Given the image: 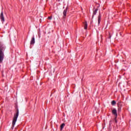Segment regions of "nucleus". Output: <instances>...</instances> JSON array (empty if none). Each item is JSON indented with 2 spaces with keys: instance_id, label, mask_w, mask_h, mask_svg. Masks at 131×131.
I'll return each instance as SVG.
<instances>
[{
  "instance_id": "f257e3e1",
  "label": "nucleus",
  "mask_w": 131,
  "mask_h": 131,
  "mask_svg": "<svg viewBox=\"0 0 131 131\" xmlns=\"http://www.w3.org/2000/svg\"><path fill=\"white\" fill-rule=\"evenodd\" d=\"M6 50V47L5 45L2 43H0V63H3L4 61V58H5V54L4 52Z\"/></svg>"
},
{
  "instance_id": "f03ea898",
  "label": "nucleus",
  "mask_w": 131,
  "mask_h": 131,
  "mask_svg": "<svg viewBox=\"0 0 131 131\" xmlns=\"http://www.w3.org/2000/svg\"><path fill=\"white\" fill-rule=\"evenodd\" d=\"M18 116H19V109L17 108L16 114L14 115L12 121V127H14V126H15V124H16V122L17 121V119L18 118Z\"/></svg>"
},
{
  "instance_id": "7ed1b4c3",
  "label": "nucleus",
  "mask_w": 131,
  "mask_h": 131,
  "mask_svg": "<svg viewBox=\"0 0 131 131\" xmlns=\"http://www.w3.org/2000/svg\"><path fill=\"white\" fill-rule=\"evenodd\" d=\"M0 19L2 22H5V16H4V12H3V11L0 14Z\"/></svg>"
},
{
  "instance_id": "20e7f679",
  "label": "nucleus",
  "mask_w": 131,
  "mask_h": 131,
  "mask_svg": "<svg viewBox=\"0 0 131 131\" xmlns=\"http://www.w3.org/2000/svg\"><path fill=\"white\" fill-rule=\"evenodd\" d=\"M112 114H113V115H115V117H116V118H117V111L116 110V109L114 108L112 110Z\"/></svg>"
},
{
  "instance_id": "39448f33",
  "label": "nucleus",
  "mask_w": 131,
  "mask_h": 131,
  "mask_svg": "<svg viewBox=\"0 0 131 131\" xmlns=\"http://www.w3.org/2000/svg\"><path fill=\"white\" fill-rule=\"evenodd\" d=\"M34 43H35V39L34 38V37H33V38H32L30 42V45H34Z\"/></svg>"
},
{
  "instance_id": "423d86ee",
  "label": "nucleus",
  "mask_w": 131,
  "mask_h": 131,
  "mask_svg": "<svg viewBox=\"0 0 131 131\" xmlns=\"http://www.w3.org/2000/svg\"><path fill=\"white\" fill-rule=\"evenodd\" d=\"M118 111H121V104L120 102L118 103Z\"/></svg>"
},
{
  "instance_id": "0eeeda50",
  "label": "nucleus",
  "mask_w": 131,
  "mask_h": 131,
  "mask_svg": "<svg viewBox=\"0 0 131 131\" xmlns=\"http://www.w3.org/2000/svg\"><path fill=\"white\" fill-rule=\"evenodd\" d=\"M67 13V8H66L63 12V18L66 17V14Z\"/></svg>"
},
{
  "instance_id": "6e6552de",
  "label": "nucleus",
  "mask_w": 131,
  "mask_h": 131,
  "mask_svg": "<svg viewBox=\"0 0 131 131\" xmlns=\"http://www.w3.org/2000/svg\"><path fill=\"white\" fill-rule=\"evenodd\" d=\"M97 12H98V9H96L95 11L93 12L92 18H94V16L97 14Z\"/></svg>"
},
{
  "instance_id": "1a4fd4ad",
  "label": "nucleus",
  "mask_w": 131,
  "mask_h": 131,
  "mask_svg": "<svg viewBox=\"0 0 131 131\" xmlns=\"http://www.w3.org/2000/svg\"><path fill=\"white\" fill-rule=\"evenodd\" d=\"M101 14H99L98 16V25L100 24V22H101Z\"/></svg>"
},
{
  "instance_id": "9d476101",
  "label": "nucleus",
  "mask_w": 131,
  "mask_h": 131,
  "mask_svg": "<svg viewBox=\"0 0 131 131\" xmlns=\"http://www.w3.org/2000/svg\"><path fill=\"white\" fill-rule=\"evenodd\" d=\"M84 29H88V23L86 21H85L84 23Z\"/></svg>"
},
{
  "instance_id": "9b49d317",
  "label": "nucleus",
  "mask_w": 131,
  "mask_h": 131,
  "mask_svg": "<svg viewBox=\"0 0 131 131\" xmlns=\"http://www.w3.org/2000/svg\"><path fill=\"white\" fill-rule=\"evenodd\" d=\"M64 126H65V123H62L60 125V130H62L63 128H64Z\"/></svg>"
},
{
  "instance_id": "f8f14e48",
  "label": "nucleus",
  "mask_w": 131,
  "mask_h": 131,
  "mask_svg": "<svg viewBox=\"0 0 131 131\" xmlns=\"http://www.w3.org/2000/svg\"><path fill=\"white\" fill-rule=\"evenodd\" d=\"M116 104V102L115 101V100H113L112 101V105H113V106H114Z\"/></svg>"
},
{
  "instance_id": "ddd939ff",
  "label": "nucleus",
  "mask_w": 131,
  "mask_h": 131,
  "mask_svg": "<svg viewBox=\"0 0 131 131\" xmlns=\"http://www.w3.org/2000/svg\"><path fill=\"white\" fill-rule=\"evenodd\" d=\"M117 118H116V117H115V122H116V123H117V120L116 119Z\"/></svg>"
},
{
  "instance_id": "4468645a",
  "label": "nucleus",
  "mask_w": 131,
  "mask_h": 131,
  "mask_svg": "<svg viewBox=\"0 0 131 131\" xmlns=\"http://www.w3.org/2000/svg\"><path fill=\"white\" fill-rule=\"evenodd\" d=\"M52 18H53V17H52V16L48 17V19H49V20H52Z\"/></svg>"
}]
</instances>
